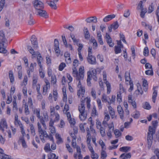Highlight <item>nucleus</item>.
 <instances>
[{
    "label": "nucleus",
    "instance_id": "nucleus-1",
    "mask_svg": "<svg viewBox=\"0 0 159 159\" xmlns=\"http://www.w3.org/2000/svg\"><path fill=\"white\" fill-rule=\"evenodd\" d=\"M86 100L87 107L89 110L90 108V102L91 101L90 97H87L84 99L81 98L80 101L81 102V104L79 106V110L80 112V118L81 120L84 121L85 120L87 117V111L85 110L84 106V102Z\"/></svg>",
    "mask_w": 159,
    "mask_h": 159
},
{
    "label": "nucleus",
    "instance_id": "nucleus-2",
    "mask_svg": "<svg viewBox=\"0 0 159 159\" xmlns=\"http://www.w3.org/2000/svg\"><path fill=\"white\" fill-rule=\"evenodd\" d=\"M27 48L29 51L32 54V58L34 57L36 55H38L37 57L38 63L40 68H42V66L41 63L43 61V59L41 56L40 53L39 52H37L36 53V52L34 51L31 46L28 45Z\"/></svg>",
    "mask_w": 159,
    "mask_h": 159
},
{
    "label": "nucleus",
    "instance_id": "nucleus-3",
    "mask_svg": "<svg viewBox=\"0 0 159 159\" xmlns=\"http://www.w3.org/2000/svg\"><path fill=\"white\" fill-rule=\"evenodd\" d=\"M155 130H149L148 133V148L149 149H150L152 142L153 135L155 133Z\"/></svg>",
    "mask_w": 159,
    "mask_h": 159
},
{
    "label": "nucleus",
    "instance_id": "nucleus-4",
    "mask_svg": "<svg viewBox=\"0 0 159 159\" xmlns=\"http://www.w3.org/2000/svg\"><path fill=\"white\" fill-rule=\"evenodd\" d=\"M33 4L36 11L40 9H43L44 7L43 3L39 0H35L33 2Z\"/></svg>",
    "mask_w": 159,
    "mask_h": 159
},
{
    "label": "nucleus",
    "instance_id": "nucleus-5",
    "mask_svg": "<svg viewBox=\"0 0 159 159\" xmlns=\"http://www.w3.org/2000/svg\"><path fill=\"white\" fill-rule=\"evenodd\" d=\"M26 130L27 132H29V130ZM21 132L22 135L20 138L18 142L19 143H21L22 145L23 148H26L27 147V146L26 144L25 139L24 138V136L25 135V132H26V131H25V130H21Z\"/></svg>",
    "mask_w": 159,
    "mask_h": 159
},
{
    "label": "nucleus",
    "instance_id": "nucleus-6",
    "mask_svg": "<svg viewBox=\"0 0 159 159\" xmlns=\"http://www.w3.org/2000/svg\"><path fill=\"white\" fill-rule=\"evenodd\" d=\"M36 114L37 117L40 119V122L43 125L44 128L46 129V126L44 122V120L43 117H41L40 116V110L39 109H36Z\"/></svg>",
    "mask_w": 159,
    "mask_h": 159
},
{
    "label": "nucleus",
    "instance_id": "nucleus-7",
    "mask_svg": "<svg viewBox=\"0 0 159 159\" xmlns=\"http://www.w3.org/2000/svg\"><path fill=\"white\" fill-rule=\"evenodd\" d=\"M87 59L88 62L90 64H95L97 63L95 57L92 55H88Z\"/></svg>",
    "mask_w": 159,
    "mask_h": 159
},
{
    "label": "nucleus",
    "instance_id": "nucleus-8",
    "mask_svg": "<svg viewBox=\"0 0 159 159\" xmlns=\"http://www.w3.org/2000/svg\"><path fill=\"white\" fill-rule=\"evenodd\" d=\"M54 43V49L57 56H58L60 53V50L59 47V43L57 39H55Z\"/></svg>",
    "mask_w": 159,
    "mask_h": 159
},
{
    "label": "nucleus",
    "instance_id": "nucleus-9",
    "mask_svg": "<svg viewBox=\"0 0 159 159\" xmlns=\"http://www.w3.org/2000/svg\"><path fill=\"white\" fill-rule=\"evenodd\" d=\"M39 132L40 139L43 142H44L45 140L43 137L47 138L48 137V135L47 134L45 130H39Z\"/></svg>",
    "mask_w": 159,
    "mask_h": 159
},
{
    "label": "nucleus",
    "instance_id": "nucleus-10",
    "mask_svg": "<svg viewBox=\"0 0 159 159\" xmlns=\"http://www.w3.org/2000/svg\"><path fill=\"white\" fill-rule=\"evenodd\" d=\"M43 9H40L36 11L37 14L45 18H48V16L46 11L45 10H43Z\"/></svg>",
    "mask_w": 159,
    "mask_h": 159
},
{
    "label": "nucleus",
    "instance_id": "nucleus-11",
    "mask_svg": "<svg viewBox=\"0 0 159 159\" xmlns=\"http://www.w3.org/2000/svg\"><path fill=\"white\" fill-rule=\"evenodd\" d=\"M30 41L33 47L35 49H37L38 47V43L37 39L35 35H33L31 36Z\"/></svg>",
    "mask_w": 159,
    "mask_h": 159
},
{
    "label": "nucleus",
    "instance_id": "nucleus-12",
    "mask_svg": "<svg viewBox=\"0 0 159 159\" xmlns=\"http://www.w3.org/2000/svg\"><path fill=\"white\" fill-rule=\"evenodd\" d=\"M7 42V40L5 36V34L4 31L0 30V44L2 43H5Z\"/></svg>",
    "mask_w": 159,
    "mask_h": 159
},
{
    "label": "nucleus",
    "instance_id": "nucleus-13",
    "mask_svg": "<svg viewBox=\"0 0 159 159\" xmlns=\"http://www.w3.org/2000/svg\"><path fill=\"white\" fill-rule=\"evenodd\" d=\"M45 82L46 85L43 88V94L44 95L46 93L48 90L50 88V84L48 80L45 79Z\"/></svg>",
    "mask_w": 159,
    "mask_h": 159
},
{
    "label": "nucleus",
    "instance_id": "nucleus-14",
    "mask_svg": "<svg viewBox=\"0 0 159 159\" xmlns=\"http://www.w3.org/2000/svg\"><path fill=\"white\" fill-rule=\"evenodd\" d=\"M105 38L107 43L109 44V46L110 47H113L114 46V44L112 42L111 38L110 35L107 33H106Z\"/></svg>",
    "mask_w": 159,
    "mask_h": 159
},
{
    "label": "nucleus",
    "instance_id": "nucleus-15",
    "mask_svg": "<svg viewBox=\"0 0 159 159\" xmlns=\"http://www.w3.org/2000/svg\"><path fill=\"white\" fill-rule=\"evenodd\" d=\"M85 21L87 23L93 22L96 23L97 22V19L96 16H91L87 18L85 20Z\"/></svg>",
    "mask_w": 159,
    "mask_h": 159
},
{
    "label": "nucleus",
    "instance_id": "nucleus-16",
    "mask_svg": "<svg viewBox=\"0 0 159 159\" xmlns=\"http://www.w3.org/2000/svg\"><path fill=\"white\" fill-rule=\"evenodd\" d=\"M119 25L117 21H116L112 24L110 26L108 27V30L110 32H111L112 29H113L115 30L117 29L119 27Z\"/></svg>",
    "mask_w": 159,
    "mask_h": 159
},
{
    "label": "nucleus",
    "instance_id": "nucleus-17",
    "mask_svg": "<svg viewBox=\"0 0 159 159\" xmlns=\"http://www.w3.org/2000/svg\"><path fill=\"white\" fill-rule=\"evenodd\" d=\"M85 92V88H81L79 89L78 90L77 95L78 97L80 98L83 97H84Z\"/></svg>",
    "mask_w": 159,
    "mask_h": 159
},
{
    "label": "nucleus",
    "instance_id": "nucleus-18",
    "mask_svg": "<svg viewBox=\"0 0 159 159\" xmlns=\"http://www.w3.org/2000/svg\"><path fill=\"white\" fill-rule=\"evenodd\" d=\"M115 16V15L114 14L107 16L103 18V20L104 22H108L114 18Z\"/></svg>",
    "mask_w": 159,
    "mask_h": 159
},
{
    "label": "nucleus",
    "instance_id": "nucleus-19",
    "mask_svg": "<svg viewBox=\"0 0 159 159\" xmlns=\"http://www.w3.org/2000/svg\"><path fill=\"white\" fill-rule=\"evenodd\" d=\"M117 111L120 115V118L121 119H123L124 118V111L122 107L119 105L117 107Z\"/></svg>",
    "mask_w": 159,
    "mask_h": 159
},
{
    "label": "nucleus",
    "instance_id": "nucleus-20",
    "mask_svg": "<svg viewBox=\"0 0 159 159\" xmlns=\"http://www.w3.org/2000/svg\"><path fill=\"white\" fill-rule=\"evenodd\" d=\"M72 70V74L73 76L76 77V80H80V76H79V75L78 74V72L76 68L75 67H73V68Z\"/></svg>",
    "mask_w": 159,
    "mask_h": 159
},
{
    "label": "nucleus",
    "instance_id": "nucleus-21",
    "mask_svg": "<svg viewBox=\"0 0 159 159\" xmlns=\"http://www.w3.org/2000/svg\"><path fill=\"white\" fill-rule=\"evenodd\" d=\"M7 125L6 120L4 119H2L1 123H0V128L7 129Z\"/></svg>",
    "mask_w": 159,
    "mask_h": 159
},
{
    "label": "nucleus",
    "instance_id": "nucleus-22",
    "mask_svg": "<svg viewBox=\"0 0 159 159\" xmlns=\"http://www.w3.org/2000/svg\"><path fill=\"white\" fill-rule=\"evenodd\" d=\"M79 76H80V80H83L84 77V67H80L79 69Z\"/></svg>",
    "mask_w": 159,
    "mask_h": 159
},
{
    "label": "nucleus",
    "instance_id": "nucleus-23",
    "mask_svg": "<svg viewBox=\"0 0 159 159\" xmlns=\"http://www.w3.org/2000/svg\"><path fill=\"white\" fill-rule=\"evenodd\" d=\"M109 113L112 118L113 119L115 116V112L114 109L110 106H108Z\"/></svg>",
    "mask_w": 159,
    "mask_h": 159
},
{
    "label": "nucleus",
    "instance_id": "nucleus-24",
    "mask_svg": "<svg viewBox=\"0 0 159 159\" xmlns=\"http://www.w3.org/2000/svg\"><path fill=\"white\" fill-rule=\"evenodd\" d=\"M48 4L52 8L54 9H56L57 8V6L55 3L56 2L53 1H47Z\"/></svg>",
    "mask_w": 159,
    "mask_h": 159
},
{
    "label": "nucleus",
    "instance_id": "nucleus-25",
    "mask_svg": "<svg viewBox=\"0 0 159 159\" xmlns=\"http://www.w3.org/2000/svg\"><path fill=\"white\" fill-rule=\"evenodd\" d=\"M131 157V154L130 153H129L127 154L123 153L122 154L120 158L121 159H127V158H130Z\"/></svg>",
    "mask_w": 159,
    "mask_h": 159
},
{
    "label": "nucleus",
    "instance_id": "nucleus-26",
    "mask_svg": "<svg viewBox=\"0 0 159 159\" xmlns=\"http://www.w3.org/2000/svg\"><path fill=\"white\" fill-rule=\"evenodd\" d=\"M84 32L85 38L86 39H89L90 38V35L87 28L84 27Z\"/></svg>",
    "mask_w": 159,
    "mask_h": 159
},
{
    "label": "nucleus",
    "instance_id": "nucleus-27",
    "mask_svg": "<svg viewBox=\"0 0 159 159\" xmlns=\"http://www.w3.org/2000/svg\"><path fill=\"white\" fill-rule=\"evenodd\" d=\"M38 77L36 75H34L33 77L32 87L34 88L35 87L38 81Z\"/></svg>",
    "mask_w": 159,
    "mask_h": 159
},
{
    "label": "nucleus",
    "instance_id": "nucleus-28",
    "mask_svg": "<svg viewBox=\"0 0 159 159\" xmlns=\"http://www.w3.org/2000/svg\"><path fill=\"white\" fill-rule=\"evenodd\" d=\"M97 35L98 42L101 44L102 45L103 43L102 40L101 32L100 31L97 32Z\"/></svg>",
    "mask_w": 159,
    "mask_h": 159
},
{
    "label": "nucleus",
    "instance_id": "nucleus-29",
    "mask_svg": "<svg viewBox=\"0 0 159 159\" xmlns=\"http://www.w3.org/2000/svg\"><path fill=\"white\" fill-rule=\"evenodd\" d=\"M130 147L128 146L123 147L120 148V151L123 152H127L130 150Z\"/></svg>",
    "mask_w": 159,
    "mask_h": 159
},
{
    "label": "nucleus",
    "instance_id": "nucleus-30",
    "mask_svg": "<svg viewBox=\"0 0 159 159\" xmlns=\"http://www.w3.org/2000/svg\"><path fill=\"white\" fill-rule=\"evenodd\" d=\"M56 138L57 139V144H59L63 142L62 139L61 138L60 135L59 134L57 133L56 134Z\"/></svg>",
    "mask_w": 159,
    "mask_h": 159
},
{
    "label": "nucleus",
    "instance_id": "nucleus-31",
    "mask_svg": "<svg viewBox=\"0 0 159 159\" xmlns=\"http://www.w3.org/2000/svg\"><path fill=\"white\" fill-rule=\"evenodd\" d=\"M105 84L107 87V93L109 94L111 91V84L108 81H106Z\"/></svg>",
    "mask_w": 159,
    "mask_h": 159
},
{
    "label": "nucleus",
    "instance_id": "nucleus-32",
    "mask_svg": "<svg viewBox=\"0 0 159 159\" xmlns=\"http://www.w3.org/2000/svg\"><path fill=\"white\" fill-rule=\"evenodd\" d=\"M4 43H2V44H0V53H5L7 52L5 48L3 47Z\"/></svg>",
    "mask_w": 159,
    "mask_h": 159
},
{
    "label": "nucleus",
    "instance_id": "nucleus-33",
    "mask_svg": "<svg viewBox=\"0 0 159 159\" xmlns=\"http://www.w3.org/2000/svg\"><path fill=\"white\" fill-rule=\"evenodd\" d=\"M125 79L126 81H131L130 80V73L128 72H125Z\"/></svg>",
    "mask_w": 159,
    "mask_h": 159
},
{
    "label": "nucleus",
    "instance_id": "nucleus-34",
    "mask_svg": "<svg viewBox=\"0 0 159 159\" xmlns=\"http://www.w3.org/2000/svg\"><path fill=\"white\" fill-rule=\"evenodd\" d=\"M122 48V47L120 46H115V53L117 54L119 53H120L121 52V49Z\"/></svg>",
    "mask_w": 159,
    "mask_h": 159
},
{
    "label": "nucleus",
    "instance_id": "nucleus-35",
    "mask_svg": "<svg viewBox=\"0 0 159 159\" xmlns=\"http://www.w3.org/2000/svg\"><path fill=\"white\" fill-rule=\"evenodd\" d=\"M25 110L24 112L26 115H28L30 113V111H29L28 106V104L26 103L25 105Z\"/></svg>",
    "mask_w": 159,
    "mask_h": 159
},
{
    "label": "nucleus",
    "instance_id": "nucleus-36",
    "mask_svg": "<svg viewBox=\"0 0 159 159\" xmlns=\"http://www.w3.org/2000/svg\"><path fill=\"white\" fill-rule=\"evenodd\" d=\"M91 157L92 159H98V155L94 151L91 152Z\"/></svg>",
    "mask_w": 159,
    "mask_h": 159
},
{
    "label": "nucleus",
    "instance_id": "nucleus-37",
    "mask_svg": "<svg viewBox=\"0 0 159 159\" xmlns=\"http://www.w3.org/2000/svg\"><path fill=\"white\" fill-rule=\"evenodd\" d=\"M157 95V92L156 90H154L153 92L152 93V98L153 102L155 103L156 101V98Z\"/></svg>",
    "mask_w": 159,
    "mask_h": 159
},
{
    "label": "nucleus",
    "instance_id": "nucleus-38",
    "mask_svg": "<svg viewBox=\"0 0 159 159\" xmlns=\"http://www.w3.org/2000/svg\"><path fill=\"white\" fill-rule=\"evenodd\" d=\"M13 104V110L17 111L18 110L17 106L16 103V101L15 99L13 100L12 102Z\"/></svg>",
    "mask_w": 159,
    "mask_h": 159
},
{
    "label": "nucleus",
    "instance_id": "nucleus-39",
    "mask_svg": "<svg viewBox=\"0 0 159 159\" xmlns=\"http://www.w3.org/2000/svg\"><path fill=\"white\" fill-rule=\"evenodd\" d=\"M107 155L104 150H102L101 152V158L105 159Z\"/></svg>",
    "mask_w": 159,
    "mask_h": 159
},
{
    "label": "nucleus",
    "instance_id": "nucleus-40",
    "mask_svg": "<svg viewBox=\"0 0 159 159\" xmlns=\"http://www.w3.org/2000/svg\"><path fill=\"white\" fill-rule=\"evenodd\" d=\"M34 23V20L33 19L32 16L30 14V19L28 21V23L30 25H33Z\"/></svg>",
    "mask_w": 159,
    "mask_h": 159
},
{
    "label": "nucleus",
    "instance_id": "nucleus-41",
    "mask_svg": "<svg viewBox=\"0 0 159 159\" xmlns=\"http://www.w3.org/2000/svg\"><path fill=\"white\" fill-rule=\"evenodd\" d=\"M114 133L116 138L120 136L121 134V132L119 130H115Z\"/></svg>",
    "mask_w": 159,
    "mask_h": 159
},
{
    "label": "nucleus",
    "instance_id": "nucleus-42",
    "mask_svg": "<svg viewBox=\"0 0 159 159\" xmlns=\"http://www.w3.org/2000/svg\"><path fill=\"white\" fill-rule=\"evenodd\" d=\"M70 36L72 39L73 42L77 44L78 43V42H79V40L78 39H77L75 38V35L73 34H70Z\"/></svg>",
    "mask_w": 159,
    "mask_h": 159
},
{
    "label": "nucleus",
    "instance_id": "nucleus-43",
    "mask_svg": "<svg viewBox=\"0 0 159 159\" xmlns=\"http://www.w3.org/2000/svg\"><path fill=\"white\" fill-rule=\"evenodd\" d=\"M88 78L87 80V81L88 85L89 86H91V83L90 82L91 76H90V72H88Z\"/></svg>",
    "mask_w": 159,
    "mask_h": 159
},
{
    "label": "nucleus",
    "instance_id": "nucleus-44",
    "mask_svg": "<svg viewBox=\"0 0 159 159\" xmlns=\"http://www.w3.org/2000/svg\"><path fill=\"white\" fill-rule=\"evenodd\" d=\"M102 127L101 129H106L107 127L108 124L106 121H103L102 122V124L101 125Z\"/></svg>",
    "mask_w": 159,
    "mask_h": 159
},
{
    "label": "nucleus",
    "instance_id": "nucleus-45",
    "mask_svg": "<svg viewBox=\"0 0 159 159\" xmlns=\"http://www.w3.org/2000/svg\"><path fill=\"white\" fill-rule=\"evenodd\" d=\"M143 107L145 109L149 110L151 108V107L148 103L146 102L143 105Z\"/></svg>",
    "mask_w": 159,
    "mask_h": 159
},
{
    "label": "nucleus",
    "instance_id": "nucleus-46",
    "mask_svg": "<svg viewBox=\"0 0 159 159\" xmlns=\"http://www.w3.org/2000/svg\"><path fill=\"white\" fill-rule=\"evenodd\" d=\"M68 120L71 126H74L75 124V121L74 118H71Z\"/></svg>",
    "mask_w": 159,
    "mask_h": 159
},
{
    "label": "nucleus",
    "instance_id": "nucleus-47",
    "mask_svg": "<svg viewBox=\"0 0 159 159\" xmlns=\"http://www.w3.org/2000/svg\"><path fill=\"white\" fill-rule=\"evenodd\" d=\"M141 12L140 13V16L142 18H144V17L145 14L147 12L146 9H143L141 10Z\"/></svg>",
    "mask_w": 159,
    "mask_h": 159
},
{
    "label": "nucleus",
    "instance_id": "nucleus-48",
    "mask_svg": "<svg viewBox=\"0 0 159 159\" xmlns=\"http://www.w3.org/2000/svg\"><path fill=\"white\" fill-rule=\"evenodd\" d=\"M99 144L101 146L102 150H105L106 149L105 144L102 140H100L99 141Z\"/></svg>",
    "mask_w": 159,
    "mask_h": 159
},
{
    "label": "nucleus",
    "instance_id": "nucleus-49",
    "mask_svg": "<svg viewBox=\"0 0 159 159\" xmlns=\"http://www.w3.org/2000/svg\"><path fill=\"white\" fill-rule=\"evenodd\" d=\"M14 122L15 125H18L20 126L21 129H23L24 128L20 120H15Z\"/></svg>",
    "mask_w": 159,
    "mask_h": 159
},
{
    "label": "nucleus",
    "instance_id": "nucleus-50",
    "mask_svg": "<svg viewBox=\"0 0 159 159\" xmlns=\"http://www.w3.org/2000/svg\"><path fill=\"white\" fill-rule=\"evenodd\" d=\"M97 115V113L96 111V108L95 106L93 107V110L92 112V116H95Z\"/></svg>",
    "mask_w": 159,
    "mask_h": 159
},
{
    "label": "nucleus",
    "instance_id": "nucleus-51",
    "mask_svg": "<svg viewBox=\"0 0 159 159\" xmlns=\"http://www.w3.org/2000/svg\"><path fill=\"white\" fill-rule=\"evenodd\" d=\"M27 81L28 78L27 76H24L23 84H21V86H22L23 85L25 86L27 84Z\"/></svg>",
    "mask_w": 159,
    "mask_h": 159
},
{
    "label": "nucleus",
    "instance_id": "nucleus-52",
    "mask_svg": "<svg viewBox=\"0 0 159 159\" xmlns=\"http://www.w3.org/2000/svg\"><path fill=\"white\" fill-rule=\"evenodd\" d=\"M79 65V61L77 59H75L73 62V67L76 68Z\"/></svg>",
    "mask_w": 159,
    "mask_h": 159
},
{
    "label": "nucleus",
    "instance_id": "nucleus-53",
    "mask_svg": "<svg viewBox=\"0 0 159 159\" xmlns=\"http://www.w3.org/2000/svg\"><path fill=\"white\" fill-rule=\"evenodd\" d=\"M96 124L97 129H101L102 128L101 125L102 124L101 122L99 120H96Z\"/></svg>",
    "mask_w": 159,
    "mask_h": 159
},
{
    "label": "nucleus",
    "instance_id": "nucleus-54",
    "mask_svg": "<svg viewBox=\"0 0 159 159\" xmlns=\"http://www.w3.org/2000/svg\"><path fill=\"white\" fill-rule=\"evenodd\" d=\"M43 119L44 120V122L45 123V121H48L49 119H48V114L47 112L44 113L43 114Z\"/></svg>",
    "mask_w": 159,
    "mask_h": 159
},
{
    "label": "nucleus",
    "instance_id": "nucleus-55",
    "mask_svg": "<svg viewBox=\"0 0 159 159\" xmlns=\"http://www.w3.org/2000/svg\"><path fill=\"white\" fill-rule=\"evenodd\" d=\"M145 74L147 75H153V71L152 69L148 70L146 71Z\"/></svg>",
    "mask_w": 159,
    "mask_h": 159
},
{
    "label": "nucleus",
    "instance_id": "nucleus-56",
    "mask_svg": "<svg viewBox=\"0 0 159 159\" xmlns=\"http://www.w3.org/2000/svg\"><path fill=\"white\" fill-rule=\"evenodd\" d=\"M65 66V64L64 63H61L59 66V70L60 71H62Z\"/></svg>",
    "mask_w": 159,
    "mask_h": 159
},
{
    "label": "nucleus",
    "instance_id": "nucleus-57",
    "mask_svg": "<svg viewBox=\"0 0 159 159\" xmlns=\"http://www.w3.org/2000/svg\"><path fill=\"white\" fill-rule=\"evenodd\" d=\"M143 2L142 1H140L139 3L138 6L137 7L138 10H142L144 9L143 6L142 5Z\"/></svg>",
    "mask_w": 159,
    "mask_h": 159
},
{
    "label": "nucleus",
    "instance_id": "nucleus-58",
    "mask_svg": "<svg viewBox=\"0 0 159 159\" xmlns=\"http://www.w3.org/2000/svg\"><path fill=\"white\" fill-rule=\"evenodd\" d=\"M148 53L149 51L148 48L147 47H145L144 48V51L143 52L144 55L145 56H147L148 55Z\"/></svg>",
    "mask_w": 159,
    "mask_h": 159
},
{
    "label": "nucleus",
    "instance_id": "nucleus-59",
    "mask_svg": "<svg viewBox=\"0 0 159 159\" xmlns=\"http://www.w3.org/2000/svg\"><path fill=\"white\" fill-rule=\"evenodd\" d=\"M44 149L46 152H48L51 151V149L50 147V144H47L44 148Z\"/></svg>",
    "mask_w": 159,
    "mask_h": 159
},
{
    "label": "nucleus",
    "instance_id": "nucleus-60",
    "mask_svg": "<svg viewBox=\"0 0 159 159\" xmlns=\"http://www.w3.org/2000/svg\"><path fill=\"white\" fill-rule=\"evenodd\" d=\"M140 116V113L139 111H136L133 115V116L134 118L137 119Z\"/></svg>",
    "mask_w": 159,
    "mask_h": 159
},
{
    "label": "nucleus",
    "instance_id": "nucleus-61",
    "mask_svg": "<svg viewBox=\"0 0 159 159\" xmlns=\"http://www.w3.org/2000/svg\"><path fill=\"white\" fill-rule=\"evenodd\" d=\"M153 4L152 3L151 5L149 6L148 7V12L149 13H151L154 10V8L152 6Z\"/></svg>",
    "mask_w": 159,
    "mask_h": 159
},
{
    "label": "nucleus",
    "instance_id": "nucleus-62",
    "mask_svg": "<svg viewBox=\"0 0 159 159\" xmlns=\"http://www.w3.org/2000/svg\"><path fill=\"white\" fill-rule=\"evenodd\" d=\"M130 14V13L129 10H127L125 12L124 14V16L125 17L127 18L129 16Z\"/></svg>",
    "mask_w": 159,
    "mask_h": 159
},
{
    "label": "nucleus",
    "instance_id": "nucleus-63",
    "mask_svg": "<svg viewBox=\"0 0 159 159\" xmlns=\"http://www.w3.org/2000/svg\"><path fill=\"white\" fill-rule=\"evenodd\" d=\"M66 147L69 152L72 153L73 152L72 149L70 147L69 144H66Z\"/></svg>",
    "mask_w": 159,
    "mask_h": 159
},
{
    "label": "nucleus",
    "instance_id": "nucleus-64",
    "mask_svg": "<svg viewBox=\"0 0 159 159\" xmlns=\"http://www.w3.org/2000/svg\"><path fill=\"white\" fill-rule=\"evenodd\" d=\"M154 152L157 156V159H159V149H156Z\"/></svg>",
    "mask_w": 159,
    "mask_h": 159
}]
</instances>
